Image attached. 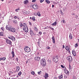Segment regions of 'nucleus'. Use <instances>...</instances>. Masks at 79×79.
<instances>
[{
  "mask_svg": "<svg viewBox=\"0 0 79 79\" xmlns=\"http://www.w3.org/2000/svg\"><path fill=\"white\" fill-rule=\"evenodd\" d=\"M0 23H1V21L0 20Z\"/></svg>",
  "mask_w": 79,
  "mask_h": 79,
  "instance_id": "nucleus-64",
  "label": "nucleus"
},
{
  "mask_svg": "<svg viewBox=\"0 0 79 79\" xmlns=\"http://www.w3.org/2000/svg\"><path fill=\"white\" fill-rule=\"evenodd\" d=\"M63 47H62V48H64V45H63Z\"/></svg>",
  "mask_w": 79,
  "mask_h": 79,
  "instance_id": "nucleus-54",
  "label": "nucleus"
},
{
  "mask_svg": "<svg viewBox=\"0 0 79 79\" xmlns=\"http://www.w3.org/2000/svg\"><path fill=\"white\" fill-rule=\"evenodd\" d=\"M23 27H27V24L26 23H23Z\"/></svg>",
  "mask_w": 79,
  "mask_h": 79,
  "instance_id": "nucleus-17",
  "label": "nucleus"
},
{
  "mask_svg": "<svg viewBox=\"0 0 79 79\" xmlns=\"http://www.w3.org/2000/svg\"><path fill=\"white\" fill-rule=\"evenodd\" d=\"M65 48L66 50H68V51H69V47L68 46H66L65 47Z\"/></svg>",
  "mask_w": 79,
  "mask_h": 79,
  "instance_id": "nucleus-19",
  "label": "nucleus"
},
{
  "mask_svg": "<svg viewBox=\"0 0 79 79\" xmlns=\"http://www.w3.org/2000/svg\"><path fill=\"white\" fill-rule=\"evenodd\" d=\"M62 23H63L64 24V23H66V22H64V20H62Z\"/></svg>",
  "mask_w": 79,
  "mask_h": 79,
  "instance_id": "nucleus-38",
  "label": "nucleus"
},
{
  "mask_svg": "<svg viewBox=\"0 0 79 79\" xmlns=\"http://www.w3.org/2000/svg\"><path fill=\"white\" fill-rule=\"evenodd\" d=\"M21 74H22V72H20L18 74V75H19V76H20Z\"/></svg>",
  "mask_w": 79,
  "mask_h": 79,
  "instance_id": "nucleus-35",
  "label": "nucleus"
},
{
  "mask_svg": "<svg viewBox=\"0 0 79 79\" xmlns=\"http://www.w3.org/2000/svg\"><path fill=\"white\" fill-rule=\"evenodd\" d=\"M30 19H32V18H31V17H30Z\"/></svg>",
  "mask_w": 79,
  "mask_h": 79,
  "instance_id": "nucleus-61",
  "label": "nucleus"
},
{
  "mask_svg": "<svg viewBox=\"0 0 79 79\" xmlns=\"http://www.w3.org/2000/svg\"><path fill=\"white\" fill-rule=\"evenodd\" d=\"M78 46V44L77 43L75 44V47L76 48H77V46Z\"/></svg>",
  "mask_w": 79,
  "mask_h": 79,
  "instance_id": "nucleus-28",
  "label": "nucleus"
},
{
  "mask_svg": "<svg viewBox=\"0 0 79 79\" xmlns=\"http://www.w3.org/2000/svg\"><path fill=\"white\" fill-rule=\"evenodd\" d=\"M28 60H27L26 63L27 64V63H28Z\"/></svg>",
  "mask_w": 79,
  "mask_h": 79,
  "instance_id": "nucleus-57",
  "label": "nucleus"
},
{
  "mask_svg": "<svg viewBox=\"0 0 79 79\" xmlns=\"http://www.w3.org/2000/svg\"><path fill=\"white\" fill-rule=\"evenodd\" d=\"M15 19H17V18H18V16H15L14 17Z\"/></svg>",
  "mask_w": 79,
  "mask_h": 79,
  "instance_id": "nucleus-48",
  "label": "nucleus"
},
{
  "mask_svg": "<svg viewBox=\"0 0 79 79\" xmlns=\"http://www.w3.org/2000/svg\"><path fill=\"white\" fill-rule=\"evenodd\" d=\"M54 79H57V78H56V77H54Z\"/></svg>",
  "mask_w": 79,
  "mask_h": 79,
  "instance_id": "nucleus-56",
  "label": "nucleus"
},
{
  "mask_svg": "<svg viewBox=\"0 0 79 79\" xmlns=\"http://www.w3.org/2000/svg\"><path fill=\"white\" fill-rule=\"evenodd\" d=\"M67 59L69 61V63H71L72 61H73V58L72 57L70 56H69L67 57Z\"/></svg>",
  "mask_w": 79,
  "mask_h": 79,
  "instance_id": "nucleus-3",
  "label": "nucleus"
},
{
  "mask_svg": "<svg viewBox=\"0 0 79 79\" xmlns=\"http://www.w3.org/2000/svg\"><path fill=\"white\" fill-rule=\"evenodd\" d=\"M16 60L17 61H18V58H16Z\"/></svg>",
  "mask_w": 79,
  "mask_h": 79,
  "instance_id": "nucleus-51",
  "label": "nucleus"
},
{
  "mask_svg": "<svg viewBox=\"0 0 79 79\" xmlns=\"http://www.w3.org/2000/svg\"><path fill=\"white\" fill-rule=\"evenodd\" d=\"M76 78V77H74V79H76L75 78Z\"/></svg>",
  "mask_w": 79,
  "mask_h": 79,
  "instance_id": "nucleus-62",
  "label": "nucleus"
},
{
  "mask_svg": "<svg viewBox=\"0 0 79 79\" xmlns=\"http://www.w3.org/2000/svg\"><path fill=\"white\" fill-rule=\"evenodd\" d=\"M37 15L39 16H40V12H38L37 13Z\"/></svg>",
  "mask_w": 79,
  "mask_h": 79,
  "instance_id": "nucleus-25",
  "label": "nucleus"
},
{
  "mask_svg": "<svg viewBox=\"0 0 79 79\" xmlns=\"http://www.w3.org/2000/svg\"><path fill=\"white\" fill-rule=\"evenodd\" d=\"M57 24V23H56V22H55L53 23H52L51 25L52 26H56Z\"/></svg>",
  "mask_w": 79,
  "mask_h": 79,
  "instance_id": "nucleus-15",
  "label": "nucleus"
},
{
  "mask_svg": "<svg viewBox=\"0 0 79 79\" xmlns=\"http://www.w3.org/2000/svg\"><path fill=\"white\" fill-rule=\"evenodd\" d=\"M50 29H51V30H53V31H54V29L53 28L50 27Z\"/></svg>",
  "mask_w": 79,
  "mask_h": 79,
  "instance_id": "nucleus-45",
  "label": "nucleus"
},
{
  "mask_svg": "<svg viewBox=\"0 0 79 79\" xmlns=\"http://www.w3.org/2000/svg\"><path fill=\"white\" fill-rule=\"evenodd\" d=\"M30 34H31L33 32V31L32 30L30 29Z\"/></svg>",
  "mask_w": 79,
  "mask_h": 79,
  "instance_id": "nucleus-34",
  "label": "nucleus"
},
{
  "mask_svg": "<svg viewBox=\"0 0 79 79\" xmlns=\"http://www.w3.org/2000/svg\"><path fill=\"white\" fill-rule=\"evenodd\" d=\"M24 50L25 52H27V53L31 52V49L28 47H25V48H24Z\"/></svg>",
  "mask_w": 79,
  "mask_h": 79,
  "instance_id": "nucleus-4",
  "label": "nucleus"
},
{
  "mask_svg": "<svg viewBox=\"0 0 79 79\" xmlns=\"http://www.w3.org/2000/svg\"><path fill=\"white\" fill-rule=\"evenodd\" d=\"M60 12H61H61H62V10H60Z\"/></svg>",
  "mask_w": 79,
  "mask_h": 79,
  "instance_id": "nucleus-58",
  "label": "nucleus"
},
{
  "mask_svg": "<svg viewBox=\"0 0 79 79\" xmlns=\"http://www.w3.org/2000/svg\"><path fill=\"white\" fill-rule=\"evenodd\" d=\"M2 60H3L4 61H5L6 60V58L5 57H3L1 58Z\"/></svg>",
  "mask_w": 79,
  "mask_h": 79,
  "instance_id": "nucleus-27",
  "label": "nucleus"
},
{
  "mask_svg": "<svg viewBox=\"0 0 79 79\" xmlns=\"http://www.w3.org/2000/svg\"><path fill=\"white\" fill-rule=\"evenodd\" d=\"M44 1V0H40V3H42V2H43Z\"/></svg>",
  "mask_w": 79,
  "mask_h": 79,
  "instance_id": "nucleus-42",
  "label": "nucleus"
},
{
  "mask_svg": "<svg viewBox=\"0 0 79 79\" xmlns=\"http://www.w3.org/2000/svg\"><path fill=\"white\" fill-rule=\"evenodd\" d=\"M16 72H18L19 71V69H20V68L19 67V66L16 67Z\"/></svg>",
  "mask_w": 79,
  "mask_h": 79,
  "instance_id": "nucleus-12",
  "label": "nucleus"
},
{
  "mask_svg": "<svg viewBox=\"0 0 79 79\" xmlns=\"http://www.w3.org/2000/svg\"><path fill=\"white\" fill-rule=\"evenodd\" d=\"M72 53L73 55L75 56H76V52H75V51L74 50H73L72 51Z\"/></svg>",
  "mask_w": 79,
  "mask_h": 79,
  "instance_id": "nucleus-13",
  "label": "nucleus"
},
{
  "mask_svg": "<svg viewBox=\"0 0 79 79\" xmlns=\"http://www.w3.org/2000/svg\"><path fill=\"white\" fill-rule=\"evenodd\" d=\"M24 3L25 5H26V4L27 3H28V1H27V0L24 1Z\"/></svg>",
  "mask_w": 79,
  "mask_h": 79,
  "instance_id": "nucleus-21",
  "label": "nucleus"
},
{
  "mask_svg": "<svg viewBox=\"0 0 79 79\" xmlns=\"http://www.w3.org/2000/svg\"><path fill=\"white\" fill-rule=\"evenodd\" d=\"M6 28L7 30L12 32H15L16 31V29L11 26H6Z\"/></svg>",
  "mask_w": 79,
  "mask_h": 79,
  "instance_id": "nucleus-1",
  "label": "nucleus"
},
{
  "mask_svg": "<svg viewBox=\"0 0 79 79\" xmlns=\"http://www.w3.org/2000/svg\"><path fill=\"white\" fill-rule=\"evenodd\" d=\"M38 74H41V73H42V71H40V72H38Z\"/></svg>",
  "mask_w": 79,
  "mask_h": 79,
  "instance_id": "nucleus-39",
  "label": "nucleus"
},
{
  "mask_svg": "<svg viewBox=\"0 0 79 79\" xmlns=\"http://www.w3.org/2000/svg\"><path fill=\"white\" fill-rule=\"evenodd\" d=\"M8 38L10 39H11V40H13V41H15V40H16L15 38L13 36H11L8 37Z\"/></svg>",
  "mask_w": 79,
  "mask_h": 79,
  "instance_id": "nucleus-8",
  "label": "nucleus"
},
{
  "mask_svg": "<svg viewBox=\"0 0 79 79\" xmlns=\"http://www.w3.org/2000/svg\"><path fill=\"white\" fill-rule=\"evenodd\" d=\"M40 64H41L43 66H46V62L45 60L44 59H41L40 61Z\"/></svg>",
  "mask_w": 79,
  "mask_h": 79,
  "instance_id": "nucleus-2",
  "label": "nucleus"
},
{
  "mask_svg": "<svg viewBox=\"0 0 79 79\" xmlns=\"http://www.w3.org/2000/svg\"><path fill=\"white\" fill-rule=\"evenodd\" d=\"M11 53L12 55V58H14L15 57V53L14 51H12Z\"/></svg>",
  "mask_w": 79,
  "mask_h": 79,
  "instance_id": "nucleus-18",
  "label": "nucleus"
},
{
  "mask_svg": "<svg viewBox=\"0 0 79 79\" xmlns=\"http://www.w3.org/2000/svg\"><path fill=\"white\" fill-rule=\"evenodd\" d=\"M20 9L19 8L16 9L15 10V11H19V10Z\"/></svg>",
  "mask_w": 79,
  "mask_h": 79,
  "instance_id": "nucleus-44",
  "label": "nucleus"
},
{
  "mask_svg": "<svg viewBox=\"0 0 79 79\" xmlns=\"http://www.w3.org/2000/svg\"><path fill=\"white\" fill-rule=\"evenodd\" d=\"M64 78H65V79H66V78H67V76L65 75L64 76Z\"/></svg>",
  "mask_w": 79,
  "mask_h": 79,
  "instance_id": "nucleus-50",
  "label": "nucleus"
},
{
  "mask_svg": "<svg viewBox=\"0 0 79 79\" xmlns=\"http://www.w3.org/2000/svg\"><path fill=\"white\" fill-rule=\"evenodd\" d=\"M2 18H3V19L4 18V16L2 17Z\"/></svg>",
  "mask_w": 79,
  "mask_h": 79,
  "instance_id": "nucleus-60",
  "label": "nucleus"
},
{
  "mask_svg": "<svg viewBox=\"0 0 79 79\" xmlns=\"http://www.w3.org/2000/svg\"><path fill=\"white\" fill-rule=\"evenodd\" d=\"M44 77L45 78V79H47V77H49V76H48V73H45V75H44Z\"/></svg>",
  "mask_w": 79,
  "mask_h": 79,
  "instance_id": "nucleus-11",
  "label": "nucleus"
},
{
  "mask_svg": "<svg viewBox=\"0 0 79 79\" xmlns=\"http://www.w3.org/2000/svg\"><path fill=\"white\" fill-rule=\"evenodd\" d=\"M40 57H36L35 58V61H40Z\"/></svg>",
  "mask_w": 79,
  "mask_h": 79,
  "instance_id": "nucleus-9",
  "label": "nucleus"
},
{
  "mask_svg": "<svg viewBox=\"0 0 79 79\" xmlns=\"http://www.w3.org/2000/svg\"><path fill=\"white\" fill-rule=\"evenodd\" d=\"M59 79H63V75H61L60 76H59Z\"/></svg>",
  "mask_w": 79,
  "mask_h": 79,
  "instance_id": "nucleus-22",
  "label": "nucleus"
},
{
  "mask_svg": "<svg viewBox=\"0 0 79 79\" xmlns=\"http://www.w3.org/2000/svg\"><path fill=\"white\" fill-rule=\"evenodd\" d=\"M33 8L35 10H37L38 9V6L37 4H34L32 6Z\"/></svg>",
  "mask_w": 79,
  "mask_h": 79,
  "instance_id": "nucleus-7",
  "label": "nucleus"
},
{
  "mask_svg": "<svg viewBox=\"0 0 79 79\" xmlns=\"http://www.w3.org/2000/svg\"><path fill=\"white\" fill-rule=\"evenodd\" d=\"M69 69H72V67H71V65H70V64H69Z\"/></svg>",
  "mask_w": 79,
  "mask_h": 79,
  "instance_id": "nucleus-33",
  "label": "nucleus"
},
{
  "mask_svg": "<svg viewBox=\"0 0 79 79\" xmlns=\"http://www.w3.org/2000/svg\"><path fill=\"white\" fill-rule=\"evenodd\" d=\"M78 16H79V15H76L75 16L76 18H77H77H78Z\"/></svg>",
  "mask_w": 79,
  "mask_h": 79,
  "instance_id": "nucleus-43",
  "label": "nucleus"
},
{
  "mask_svg": "<svg viewBox=\"0 0 79 79\" xmlns=\"http://www.w3.org/2000/svg\"><path fill=\"white\" fill-rule=\"evenodd\" d=\"M6 42L7 44H10V45H11V41L8 39L6 40Z\"/></svg>",
  "mask_w": 79,
  "mask_h": 79,
  "instance_id": "nucleus-10",
  "label": "nucleus"
},
{
  "mask_svg": "<svg viewBox=\"0 0 79 79\" xmlns=\"http://www.w3.org/2000/svg\"><path fill=\"white\" fill-rule=\"evenodd\" d=\"M69 38L70 39H73V37L72 36V35H69Z\"/></svg>",
  "mask_w": 79,
  "mask_h": 79,
  "instance_id": "nucleus-31",
  "label": "nucleus"
},
{
  "mask_svg": "<svg viewBox=\"0 0 79 79\" xmlns=\"http://www.w3.org/2000/svg\"><path fill=\"white\" fill-rule=\"evenodd\" d=\"M24 13H25L26 15H29V14H30V11H28V12H27V11H24L23 12Z\"/></svg>",
  "mask_w": 79,
  "mask_h": 79,
  "instance_id": "nucleus-16",
  "label": "nucleus"
},
{
  "mask_svg": "<svg viewBox=\"0 0 79 79\" xmlns=\"http://www.w3.org/2000/svg\"><path fill=\"white\" fill-rule=\"evenodd\" d=\"M52 40H55V37H54V36H52Z\"/></svg>",
  "mask_w": 79,
  "mask_h": 79,
  "instance_id": "nucleus-41",
  "label": "nucleus"
},
{
  "mask_svg": "<svg viewBox=\"0 0 79 79\" xmlns=\"http://www.w3.org/2000/svg\"><path fill=\"white\" fill-rule=\"evenodd\" d=\"M31 74H32L33 75H34V74H35V72H34V71H32L31 72Z\"/></svg>",
  "mask_w": 79,
  "mask_h": 79,
  "instance_id": "nucleus-32",
  "label": "nucleus"
},
{
  "mask_svg": "<svg viewBox=\"0 0 79 79\" xmlns=\"http://www.w3.org/2000/svg\"><path fill=\"white\" fill-rule=\"evenodd\" d=\"M32 20L34 21L35 19V17H33L32 18Z\"/></svg>",
  "mask_w": 79,
  "mask_h": 79,
  "instance_id": "nucleus-36",
  "label": "nucleus"
},
{
  "mask_svg": "<svg viewBox=\"0 0 79 79\" xmlns=\"http://www.w3.org/2000/svg\"><path fill=\"white\" fill-rule=\"evenodd\" d=\"M50 62H51V60H49Z\"/></svg>",
  "mask_w": 79,
  "mask_h": 79,
  "instance_id": "nucleus-63",
  "label": "nucleus"
},
{
  "mask_svg": "<svg viewBox=\"0 0 79 79\" xmlns=\"http://www.w3.org/2000/svg\"><path fill=\"white\" fill-rule=\"evenodd\" d=\"M64 71L65 74H69V71L67 70L66 69H64Z\"/></svg>",
  "mask_w": 79,
  "mask_h": 79,
  "instance_id": "nucleus-14",
  "label": "nucleus"
},
{
  "mask_svg": "<svg viewBox=\"0 0 79 79\" xmlns=\"http://www.w3.org/2000/svg\"><path fill=\"white\" fill-rule=\"evenodd\" d=\"M29 23L30 25H31H31H32V23H31L29 22Z\"/></svg>",
  "mask_w": 79,
  "mask_h": 79,
  "instance_id": "nucleus-55",
  "label": "nucleus"
},
{
  "mask_svg": "<svg viewBox=\"0 0 79 79\" xmlns=\"http://www.w3.org/2000/svg\"><path fill=\"white\" fill-rule=\"evenodd\" d=\"M36 0H32V2H35Z\"/></svg>",
  "mask_w": 79,
  "mask_h": 79,
  "instance_id": "nucleus-47",
  "label": "nucleus"
},
{
  "mask_svg": "<svg viewBox=\"0 0 79 79\" xmlns=\"http://www.w3.org/2000/svg\"><path fill=\"white\" fill-rule=\"evenodd\" d=\"M1 60H2V58H0V61Z\"/></svg>",
  "mask_w": 79,
  "mask_h": 79,
  "instance_id": "nucleus-59",
  "label": "nucleus"
},
{
  "mask_svg": "<svg viewBox=\"0 0 79 79\" xmlns=\"http://www.w3.org/2000/svg\"><path fill=\"white\" fill-rule=\"evenodd\" d=\"M31 35H36V34L34 33V32L32 33L31 34Z\"/></svg>",
  "mask_w": 79,
  "mask_h": 79,
  "instance_id": "nucleus-26",
  "label": "nucleus"
},
{
  "mask_svg": "<svg viewBox=\"0 0 79 79\" xmlns=\"http://www.w3.org/2000/svg\"><path fill=\"white\" fill-rule=\"evenodd\" d=\"M54 6H55L54 5H52V8H54Z\"/></svg>",
  "mask_w": 79,
  "mask_h": 79,
  "instance_id": "nucleus-53",
  "label": "nucleus"
},
{
  "mask_svg": "<svg viewBox=\"0 0 79 79\" xmlns=\"http://www.w3.org/2000/svg\"><path fill=\"white\" fill-rule=\"evenodd\" d=\"M46 48H47V49H50V48L49 47H47Z\"/></svg>",
  "mask_w": 79,
  "mask_h": 79,
  "instance_id": "nucleus-49",
  "label": "nucleus"
},
{
  "mask_svg": "<svg viewBox=\"0 0 79 79\" xmlns=\"http://www.w3.org/2000/svg\"><path fill=\"white\" fill-rule=\"evenodd\" d=\"M23 31L25 32H28V31L29 30L27 27H23Z\"/></svg>",
  "mask_w": 79,
  "mask_h": 79,
  "instance_id": "nucleus-6",
  "label": "nucleus"
},
{
  "mask_svg": "<svg viewBox=\"0 0 79 79\" xmlns=\"http://www.w3.org/2000/svg\"><path fill=\"white\" fill-rule=\"evenodd\" d=\"M13 22L14 24H16L17 23V21L15 20H14Z\"/></svg>",
  "mask_w": 79,
  "mask_h": 79,
  "instance_id": "nucleus-30",
  "label": "nucleus"
},
{
  "mask_svg": "<svg viewBox=\"0 0 79 79\" xmlns=\"http://www.w3.org/2000/svg\"><path fill=\"white\" fill-rule=\"evenodd\" d=\"M39 34L40 35H41V34H42V32H39Z\"/></svg>",
  "mask_w": 79,
  "mask_h": 79,
  "instance_id": "nucleus-52",
  "label": "nucleus"
},
{
  "mask_svg": "<svg viewBox=\"0 0 79 79\" xmlns=\"http://www.w3.org/2000/svg\"><path fill=\"white\" fill-rule=\"evenodd\" d=\"M34 29L35 31H38L37 28V27H34Z\"/></svg>",
  "mask_w": 79,
  "mask_h": 79,
  "instance_id": "nucleus-20",
  "label": "nucleus"
},
{
  "mask_svg": "<svg viewBox=\"0 0 79 79\" xmlns=\"http://www.w3.org/2000/svg\"><path fill=\"white\" fill-rule=\"evenodd\" d=\"M45 0L46 3H48V4H49V3H50V2L48 0Z\"/></svg>",
  "mask_w": 79,
  "mask_h": 79,
  "instance_id": "nucleus-23",
  "label": "nucleus"
},
{
  "mask_svg": "<svg viewBox=\"0 0 79 79\" xmlns=\"http://www.w3.org/2000/svg\"><path fill=\"white\" fill-rule=\"evenodd\" d=\"M3 32H0V36H3Z\"/></svg>",
  "mask_w": 79,
  "mask_h": 79,
  "instance_id": "nucleus-24",
  "label": "nucleus"
},
{
  "mask_svg": "<svg viewBox=\"0 0 79 79\" xmlns=\"http://www.w3.org/2000/svg\"><path fill=\"white\" fill-rule=\"evenodd\" d=\"M52 42L53 44H55V40H52Z\"/></svg>",
  "mask_w": 79,
  "mask_h": 79,
  "instance_id": "nucleus-46",
  "label": "nucleus"
},
{
  "mask_svg": "<svg viewBox=\"0 0 79 79\" xmlns=\"http://www.w3.org/2000/svg\"><path fill=\"white\" fill-rule=\"evenodd\" d=\"M53 60L55 62V63H57V62L58 61V57L56 56L53 58Z\"/></svg>",
  "mask_w": 79,
  "mask_h": 79,
  "instance_id": "nucleus-5",
  "label": "nucleus"
},
{
  "mask_svg": "<svg viewBox=\"0 0 79 79\" xmlns=\"http://www.w3.org/2000/svg\"><path fill=\"white\" fill-rule=\"evenodd\" d=\"M19 26L20 27H22L23 26V24L22 23H20Z\"/></svg>",
  "mask_w": 79,
  "mask_h": 79,
  "instance_id": "nucleus-29",
  "label": "nucleus"
},
{
  "mask_svg": "<svg viewBox=\"0 0 79 79\" xmlns=\"http://www.w3.org/2000/svg\"><path fill=\"white\" fill-rule=\"evenodd\" d=\"M61 68H65V69H66V67H64L63 65H61Z\"/></svg>",
  "mask_w": 79,
  "mask_h": 79,
  "instance_id": "nucleus-37",
  "label": "nucleus"
},
{
  "mask_svg": "<svg viewBox=\"0 0 79 79\" xmlns=\"http://www.w3.org/2000/svg\"><path fill=\"white\" fill-rule=\"evenodd\" d=\"M1 29L3 31H4V27H2L1 28Z\"/></svg>",
  "mask_w": 79,
  "mask_h": 79,
  "instance_id": "nucleus-40",
  "label": "nucleus"
}]
</instances>
